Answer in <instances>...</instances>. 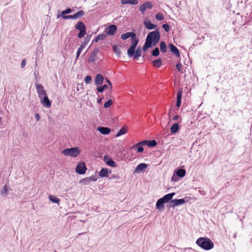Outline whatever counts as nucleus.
Instances as JSON below:
<instances>
[{"mask_svg":"<svg viewBox=\"0 0 252 252\" xmlns=\"http://www.w3.org/2000/svg\"><path fill=\"white\" fill-rule=\"evenodd\" d=\"M141 56V49L140 47H138L135 50L134 54L133 56L134 60H137L139 57Z\"/></svg>","mask_w":252,"mask_h":252,"instance_id":"29","label":"nucleus"},{"mask_svg":"<svg viewBox=\"0 0 252 252\" xmlns=\"http://www.w3.org/2000/svg\"><path fill=\"white\" fill-rule=\"evenodd\" d=\"M26 64V60H25V59H23V61H22L21 64V67L22 68L25 67Z\"/></svg>","mask_w":252,"mask_h":252,"instance_id":"50","label":"nucleus"},{"mask_svg":"<svg viewBox=\"0 0 252 252\" xmlns=\"http://www.w3.org/2000/svg\"><path fill=\"white\" fill-rule=\"evenodd\" d=\"M1 118L0 117V122H1Z\"/></svg>","mask_w":252,"mask_h":252,"instance_id":"59","label":"nucleus"},{"mask_svg":"<svg viewBox=\"0 0 252 252\" xmlns=\"http://www.w3.org/2000/svg\"><path fill=\"white\" fill-rule=\"evenodd\" d=\"M156 19L158 21H162L164 19V16L161 13H158L156 15Z\"/></svg>","mask_w":252,"mask_h":252,"instance_id":"39","label":"nucleus"},{"mask_svg":"<svg viewBox=\"0 0 252 252\" xmlns=\"http://www.w3.org/2000/svg\"><path fill=\"white\" fill-rule=\"evenodd\" d=\"M99 40L98 37L96 36L95 38H94L93 40V42H97Z\"/></svg>","mask_w":252,"mask_h":252,"instance_id":"57","label":"nucleus"},{"mask_svg":"<svg viewBox=\"0 0 252 252\" xmlns=\"http://www.w3.org/2000/svg\"><path fill=\"white\" fill-rule=\"evenodd\" d=\"M159 54V50L158 48L156 47L152 51V55L154 57H157Z\"/></svg>","mask_w":252,"mask_h":252,"instance_id":"38","label":"nucleus"},{"mask_svg":"<svg viewBox=\"0 0 252 252\" xmlns=\"http://www.w3.org/2000/svg\"><path fill=\"white\" fill-rule=\"evenodd\" d=\"M196 244L202 249L205 250H210L213 248L214 243L209 238L205 237L199 238L196 242Z\"/></svg>","mask_w":252,"mask_h":252,"instance_id":"2","label":"nucleus"},{"mask_svg":"<svg viewBox=\"0 0 252 252\" xmlns=\"http://www.w3.org/2000/svg\"><path fill=\"white\" fill-rule=\"evenodd\" d=\"M157 144V143L156 140H148V146L149 147H153L155 146Z\"/></svg>","mask_w":252,"mask_h":252,"instance_id":"40","label":"nucleus"},{"mask_svg":"<svg viewBox=\"0 0 252 252\" xmlns=\"http://www.w3.org/2000/svg\"><path fill=\"white\" fill-rule=\"evenodd\" d=\"M160 48L161 52L165 53L167 51V46L164 41L160 43Z\"/></svg>","mask_w":252,"mask_h":252,"instance_id":"35","label":"nucleus"},{"mask_svg":"<svg viewBox=\"0 0 252 252\" xmlns=\"http://www.w3.org/2000/svg\"><path fill=\"white\" fill-rule=\"evenodd\" d=\"M96 89L97 91L99 93H102L104 91L102 86L98 87Z\"/></svg>","mask_w":252,"mask_h":252,"instance_id":"51","label":"nucleus"},{"mask_svg":"<svg viewBox=\"0 0 252 252\" xmlns=\"http://www.w3.org/2000/svg\"><path fill=\"white\" fill-rule=\"evenodd\" d=\"M7 191H8V190H7V186L4 185L0 191V194L2 196H5L7 194Z\"/></svg>","mask_w":252,"mask_h":252,"instance_id":"36","label":"nucleus"},{"mask_svg":"<svg viewBox=\"0 0 252 252\" xmlns=\"http://www.w3.org/2000/svg\"><path fill=\"white\" fill-rule=\"evenodd\" d=\"M104 78L103 76L100 74H98L95 78V84L96 85H100L103 83Z\"/></svg>","mask_w":252,"mask_h":252,"instance_id":"20","label":"nucleus"},{"mask_svg":"<svg viewBox=\"0 0 252 252\" xmlns=\"http://www.w3.org/2000/svg\"><path fill=\"white\" fill-rule=\"evenodd\" d=\"M75 28L79 31V32L78 34V38H81L86 34V28L83 22H78L75 26Z\"/></svg>","mask_w":252,"mask_h":252,"instance_id":"5","label":"nucleus"},{"mask_svg":"<svg viewBox=\"0 0 252 252\" xmlns=\"http://www.w3.org/2000/svg\"><path fill=\"white\" fill-rule=\"evenodd\" d=\"M185 200L184 198L173 199L170 202L169 207L174 208L175 206H178L183 204L184 203H185Z\"/></svg>","mask_w":252,"mask_h":252,"instance_id":"10","label":"nucleus"},{"mask_svg":"<svg viewBox=\"0 0 252 252\" xmlns=\"http://www.w3.org/2000/svg\"><path fill=\"white\" fill-rule=\"evenodd\" d=\"M92 81V78L90 75H87L85 78V82L86 84H90Z\"/></svg>","mask_w":252,"mask_h":252,"instance_id":"44","label":"nucleus"},{"mask_svg":"<svg viewBox=\"0 0 252 252\" xmlns=\"http://www.w3.org/2000/svg\"><path fill=\"white\" fill-rule=\"evenodd\" d=\"M117 30V27L115 25H111L105 29L106 33L110 35H113Z\"/></svg>","mask_w":252,"mask_h":252,"instance_id":"11","label":"nucleus"},{"mask_svg":"<svg viewBox=\"0 0 252 252\" xmlns=\"http://www.w3.org/2000/svg\"><path fill=\"white\" fill-rule=\"evenodd\" d=\"M97 36L99 40H104L107 37V35L105 34H100Z\"/></svg>","mask_w":252,"mask_h":252,"instance_id":"47","label":"nucleus"},{"mask_svg":"<svg viewBox=\"0 0 252 252\" xmlns=\"http://www.w3.org/2000/svg\"><path fill=\"white\" fill-rule=\"evenodd\" d=\"M49 199L51 201L55 203L59 204L60 202L59 198L53 195H50L49 196Z\"/></svg>","mask_w":252,"mask_h":252,"instance_id":"32","label":"nucleus"},{"mask_svg":"<svg viewBox=\"0 0 252 252\" xmlns=\"http://www.w3.org/2000/svg\"><path fill=\"white\" fill-rule=\"evenodd\" d=\"M126 132H127L126 129L124 127H122V128H121L120 129L119 132L117 133L116 137H119L122 135H123V134L126 133Z\"/></svg>","mask_w":252,"mask_h":252,"instance_id":"37","label":"nucleus"},{"mask_svg":"<svg viewBox=\"0 0 252 252\" xmlns=\"http://www.w3.org/2000/svg\"><path fill=\"white\" fill-rule=\"evenodd\" d=\"M104 161L106 163L107 165L110 166L112 167H115L117 166L116 163L110 158H109L107 155H105L104 156L103 158Z\"/></svg>","mask_w":252,"mask_h":252,"instance_id":"13","label":"nucleus"},{"mask_svg":"<svg viewBox=\"0 0 252 252\" xmlns=\"http://www.w3.org/2000/svg\"><path fill=\"white\" fill-rule=\"evenodd\" d=\"M105 81L107 83H108L109 84V85H110V87L112 88V84L111 83V82L107 79V78H105Z\"/></svg>","mask_w":252,"mask_h":252,"instance_id":"53","label":"nucleus"},{"mask_svg":"<svg viewBox=\"0 0 252 252\" xmlns=\"http://www.w3.org/2000/svg\"><path fill=\"white\" fill-rule=\"evenodd\" d=\"M179 129V125L178 123L173 124L170 128V130L172 133H177Z\"/></svg>","mask_w":252,"mask_h":252,"instance_id":"27","label":"nucleus"},{"mask_svg":"<svg viewBox=\"0 0 252 252\" xmlns=\"http://www.w3.org/2000/svg\"><path fill=\"white\" fill-rule=\"evenodd\" d=\"M84 48H83V47L82 46H80L79 48L77 50V53H76V60H77L79 56L80 55V54L81 53V51L82 50H83V49H84Z\"/></svg>","mask_w":252,"mask_h":252,"instance_id":"43","label":"nucleus"},{"mask_svg":"<svg viewBox=\"0 0 252 252\" xmlns=\"http://www.w3.org/2000/svg\"><path fill=\"white\" fill-rule=\"evenodd\" d=\"M136 34L133 32H127L125 33H123L121 35V38L122 40H126L129 37L132 38L133 36H135Z\"/></svg>","mask_w":252,"mask_h":252,"instance_id":"17","label":"nucleus"},{"mask_svg":"<svg viewBox=\"0 0 252 252\" xmlns=\"http://www.w3.org/2000/svg\"><path fill=\"white\" fill-rule=\"evenodd\" d=\"M171 180L172 181H174V182H176L177 181V180H176V179H175V177H174V175H173L171 178Z\"/></svg>","mask_w":252,"mask_h":252,"instance_id":"58","label":"nucleus"},{"mask_svg":"<svg viewBox=\"0 0 252 252\" xmlns=\"http://www.w3.org/2000/svg\"><path fill=\"white\" fill-rule=\"evenodd\" d=\"M81 153L78 147L66 148L62 151V154L64 156L73 158L77 157Z\"/></svg>","mask_w":252,"mask_h":252,"instance_id":"3","label":"nucleus"},{"mask_svg":"<svg viewBox=\"0 0 252 252\" xmlns=\"http://www.w3.org/2000/svg\"><path fill=\"white\" fill-rule=\"evenodd\" d=\"M35 87L39 98L40 99H42L43 96L46 95V93L44 90L43 86L41 84L36 83Z\"/></svg>","mask_w":252,"mask_h":252,"instance_id":"9","label":"nucleus"},{"mask_svg":"<svg viewBox=\"0 0 252 252\" xmlns=\"http://www.w3.org/2000/svg\"><path fill=\"white\" fill-rule=\"evenodd\" d=\"M139 42V39L135 36H133L131 38V46L127 50V55L129 57H131L134 55L135 48Z\"/></svg>","mask_w":252,"mask_h":252,"instance_id":"4","label":"nucleus"},{"mask_svg":"<svg viewBox=\"0 0 252 252\" xmlns=\"http://www.w3.org/2000/svg\"><path fill=\"white\" fill-rule=\"evenodd\" d=\"M175 195V192H172L168 193L165 195L163 197L161 198L165 203H168L169 201H171L173 197Z\"/></svg>","mask_w":252,"mask_h":252,"instance_id":"15","label":"nucleus"},{"mask_svg":"<svg viewBox=\"0 0 252 252\" xmlns=\"http://www.w3.org/2000/svg\"><path fill=\"white\" fill-rule=\"evenodd\" d=\"M97 130L102 134H108L110 132V129L107 127L100 126L97 128Z\"/></svg>","mask_w":252,"mask_h":252,"instance_id":"21","label":"nucleus"},{"mask_svg":"<svg viewBox=\"0 0 252 252\" xmlns=\"http://www.w3.org/2000/svg\"><path fill=\"white\" fill-rule=\"evenodd\" d=\"M160 39V33L158 30L149 32L146 37V41L143 46V51H146L153 46H156Z\"/></svg>","mask_w":252,"mask_h":252,"instance_id":"1","label":"nucleus"},{"mask_svg":"<svg viewBox=\"0 0 252 252\" xmlns=\"http://www.w3.org/2000/svg\"><path fill=\"white\" fill-rule=\"evenodd\" d=\"M144 24L145 27L149 30H153L156 28V25L152 23L148 19H146L144 21Z\"/></svg>","mask_w":252,"mask_h":252,"instance_id":"16","label":"nucleus"},{"mask_svg":"<svg viewBox=\"0 0 252 252\" xmlns=\"http://www.w3.org/2000/svg\"><path fill=\"white\" fill-rule=\"evenodd\" d=\"M148 140H143L139 142L138 146L147 145L148 146Z\"/></svg>","mask_w":252,"mask_h":252,"instance_id":"48","label":"nucleus"},{"mask_svg":"<svg viewBox=\"0 0 252 252\" xmlns=\"http://www.w3.org/2000/svg\"><path fill=\"white\" fill-rule=\"evenodd\" d=\"M179 118V115H175L173 117V120L174 121H177Z\"/></svg>","mask_w":252,"mask_h":252,"instance_id":"54","label":"nucleus"},{"mask_svg":"<svg viewBox=\"0 0 252 252\" xmlns=\"http://www.w3.org/2000/svg\"><path fill=\"white\" fill-rule=\"evenodd\" d=\"M162 64V61L160 59H158L153 62V65L156 67H160Z\"/></svg>","mask_w":252,"mask_h":252,"instance_id":"30","label":"nucleus"},{"mask_svg":"<svg viewBox=\"0 0 252 252\" xmlns=\"http://www.w3.org/2000/svg\"><path fill=\"white\" fill-rule=\"evenodd\" d=\"M164 204L165 203L160 198L158 200L156 203V208L159 210H163L164 209Z\"/></svg>","mask_w":252,"mask_h":252,"instance_id":"19","label":"nucleus"},{"mask_svg":"<svg viewBox=\"0 0 252 252\" xmlns=\"http://www.w3.org/2000/svg\"><path fill=\"white\" fill-rule=\"evenodd\" d=\"M72 12V10L70 8H68L66 9L65 10H63L61 12L60 14H58L57 15V18H59L61 17L63 18V16H66V14H68L71 13Z\"/></svg>","mask_w":252,"mask_h":252,"instance_id":"26","label":"nucleus"},{"mask_svg":"<svg viewBox=\"0 0 252 252\" xmlns=\"http://www.w3.org/2000/svg\"><path fill=\"white\" fill-rule=\"evenodd\" d=\"M87 168L84 162H79L76 167L75 171L79 174L85 173Z\"/></svg>","mask_w":252,"mask_h":252,"instance_id":"7","label":"nucleus"},{"mask_svg":"<svg viewBox=\"0 0 252 252\" xmlns=\"http://www.w3.org/2000/svg\"><path fill=\"white\" fill-rule=\"evenodd\" d=\"M102 87L104 90L107 89L108 87L107 85H103Z\"/></svg>","mask_w":252,"mask_h":252,"instance_id":"55","label":"nucleus"},{"mask_svg":"<svg viewBox=\"0 0 252 252\" xmlns=\"http://www.w3.org/2000/svg\"><path fill=\"white\" fill-rule=\"evenodd\" d=\"M176 68L177 69V70H178V71H179V72L182 71V72H183L181 69L182 67V64L180 62H178L176 64Z\"/></svg>","mask_w":252,"mask_h":252,"instance_id":"46","label":"nucleus"},{"mask_svg":"<svg viewBox=\"0 0 252 252\" xmlns=\"http://www.w3.org/2000/svg\"><path fill=\"white\" fill-rule=\"evenodd\" d=\"M182 96V91H178L177 95V102H176V106L177 107H179L181 105Z\"/></svg>","mask_w":252,"mask_h":252,"instance_id":"23","label":"nucleus"},{"mask_svg":"<svg viewBox=\"0 0 252 252\" xmlns=\"http://www.w3.org/2000/svg\"><path fill=\"white\" fill-rule=\"evenodd\" d=\"M91 38V35H87L84 39V41L81 44V46L83 47V48H85L86 46L87 45L88 42H89L90 39Z\"/></svg>","mask_w":252,"mask_h":252,"instance_id":"33","label":"nucleus"},{"mask_svg":"<svg viewBox=\"0 0 252 252\" xmlns=\"http://www.w3.org/2000/svg\"><path fill=\"white\" fill-rule=\"evenodd\" d=\"M35 118L37 121H39L40 119V116H39V114L36 113L35 114Z\"/></svg>","mask_w":252,"mask_h":252,"instance_id":"52","label":"nucleus"},{"mask_svg":"<svg viewBox=\"0 0 252 252\" xmlns=\"http://www.w3.org/2000/svg\"><path fill=\"white\" fill-rule=\"evenodd\" d=\"M103 98H101L100 99H98L97 100V102L99 104V103H101V100H102Z\"/></svg>","mask_w":252,"mask_h":252,"instance_id":"56","label":"nucleus"},{"mask_svg":"<svg viewBox=\"0 0 252 252\" xmlns=\"http://www.w3.org/2000/svg\"><path fill=\"white\" fill-rule=\"evenodd\" d=\"M113 50L114 52L119 57L121 56V52L119 48H118V46L116 45H114L112 46Z\"/></svg>","mask_w":252,"mask_h":252,"instance_id":"34","label":"nucleus"},{"mask_svg":"<svg viewBox=\"0 0 252 252\" xmlns=\"http://www.w3.org/2000/svg\"><path fill=\"white\" fill-rule=\"evenodd\" d=\"M162 27L166 32H169L170 30V27L167 24H163Z\"/></svg>","mask_w":252,"mask_h":252,"instance_id":"45","label":"nucleus"},{"mask_svg":"<svg viewBox=\"0 0 252 252\" xmlns=\"http://www.w3.org/2000/svg\"><path fill=\"white\" fill-rule=\"evenodd\" d=\"M85 13L83 10H80L73 15H70L68 16H63V19H77L82 17Z\"/></svg>","mask_w":252,"mask_h":252,"instance_id":"6","label":"nucleus"},{"mask_svg":"<svg viewBox=\"0 0 252 252\" xmlns=\"http://www.w3.org/2000/svg\"><path fill=\"white\" fill-rule=\"evenodd\" d=\"M108 170L107 168H102L99 175L101 177H107L108 176Z\"/></svg>","mask_w":252,"mask_h":252,"instance_id":"28","label":"nucleus"},{"mask_svg":"<svg viewBox=\"0 0 252 252\" xmlns=\"http://www.w3.org/2000/svg\"><path fill=\"white\" fill-rule=\"evenodd\" d=\"M40 99V102L43 106L48 108L51 107V103L47 95L43 96L42 98Z\"/></svg>","mask_w":252,"mask_h":252,"instance_id":"12","label":"nucleus"},{"mask_svg":"<svg viewBox=\"0 0 252 252\" xmlns=\"http://www.w3.org/2000/svg\"><path fill=\"white\" fill-rule=\"evenodd\" d=\"M99 52V49L97 48H94L92 53L90 54V57L88 59V62H93L95 60V57L97 54Z\"/></svg>","mask_w":252,"mask_h":252,"instance_id":"14","label":"nucleus"},{"mask_svg":"<svg viewBox=\"0 0 252 252\" xmlns=\"http://www.w3.org/2000/svg\"><path fill=\"white\" fill-rule=\"evenodd\" d=\"M139 142L137 143L135 145H133L131 147V149H137V153H141L144 151V148L142 146H138L139 145Z\"/></svg>","mask_w":252,"mask_h":252,"instance_id":"31","label":"nucleus"},{"mask_svg":"<svg viewBox=\"0 0 252 252\" xmlns=\"http://www.w3.org/2000/svg\"><path fill=\"white\" fill-rule=\"evenodd\" d=\"M153 7L152 3L150 1H147L140 6L139 10L142 14H144L146 9H152Z\"/></svg>","mask_w":252,"mask_h":252,"instance_id":"8","label":"nucleus"},{"mask_svg":"<svg viewBox=\"0 0 252 252\" xmlns=\"http://www.w3.org/2000/svg\"><path fill=\"white\" fill-rule=\"evenodd\" d=\"M169 48L171 52H172L175 55L178 57L180 56L179 51L174 45L169 44Z\"/></svg>","mask_w":252,"mask_h":252,"instance_id":"18","label":"nucleus"},{"mask_svg":"<svg viewBox=\"0 0 252 252\" xmlns=\"http://www.w3.org/2000/svg\"><path fill=\"white\" fill-rule=\"evenodd\" d=\"M112 100L111 99H109L107 100L104 104V107L105 108H107L109 107L112 104Z\"/></svg>","mask_w":252,"mask_h":252,"instance_id":"42","label":"nucleus"},{"mask_svg":"<svg viewBox=\"0 0 252 252\" xmlns=\"http://www.w3.org/2000/svg\"><path fill=\"white\" fill-rule=\"evenodd\" d=\"M80 182L85 185H88L90 183H91L89 177L83 179L80 181Z\"/></svg>","mask_w":252,"mask_h":252,"instance_id":"41","label":"nucleus"},{"mask_svg":"<svg viewBox=\"0 0 252 252\" xmlns=\"http://www.w3.org/2000/svg\"><path fill=\"white\" fill-rule=\"evenodd\" d=\"M176 175L180 178H183L186 175V171L184 169H179L175 170Z\"/></svg>","mask_w":252,"mask_h":252,"instance_id":"24","label":"nucleus"},{"mask_svg":"<svg viewBox=\"0 0 252 252\" xmlns=\"http://www.w3.org/2000/svg\"><path fill=\"white\" fill-rule=\"evenodd\" d=\"M147 167H148V165L146 163H140L137 166V167L136 168V171H138V172L141 171L145 169L146 168H147Z\"/></svg>","mask_w":252,"mask_h":252,"instance_id":"25","label":"nucleus"},{"mask_svg":"<svg viewBox=\"0 0 252 252\" xmlns=\"http://www.w3.org/2000/svg\"><path fill=\"white\" fill-rule=\"evenodd\" d=\"M89 179L90 182H95L97 180V178L95 175H92L91 176L89 177Z\"/></svg>","mask_w":252,"mask_h":252,"instance_id":"49","label":"nucleus"},{"mask_svg":"<svg viewBox=\"0 0 252 252\" xmlns=\"http://www.w3.org/2000/svg\"><path fill=\"white\" fill-rule=\"evenodd\" d=\"M121 2L122 4L137 5L138 3V0H121Z\"/></svg>","mask_w":252,"mask_h":252,"instance_id":"22","label":"nucleus"}]
</instances>
